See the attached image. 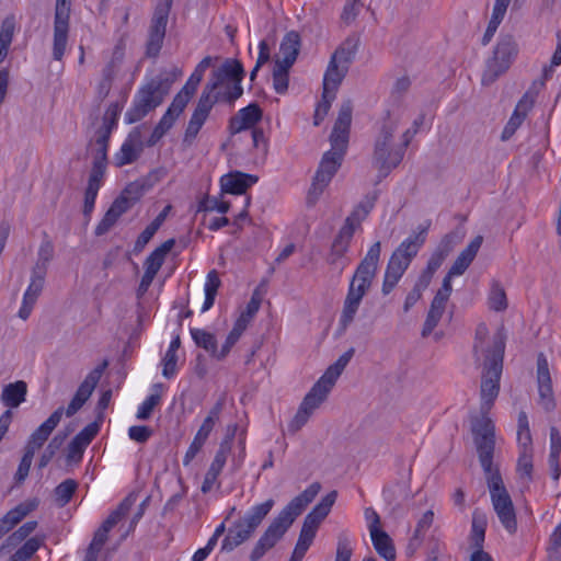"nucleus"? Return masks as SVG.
<instances>
[{
  "label": "nucleus",
  "mask_w": 561,
  "mask_h": 561,
  "mask_svg": "<svg viewBox=\"0 0 561 561\" xmlns=\"http://www.w3.org/2000/svg\"><path fill=\"white\" fill-rule=\"evenodd\" d=\"M144 147L141 128L135 127L115 154L116 165L123 167L135 162L144 151Z\"/></svg>",
  "instance_id": "obj_22"
},
{
  "label": "nucleus",
  "mask_w": 561,
  "mask_h": 561,
  "mask_svg": "<svg viewBox=\"0 0 561 561\" xmlns=\"http://www.w3.org/2000/svg\"><path fill=\"white\" fill-rule=\"evenodd\" d=\"M505 344L503 337L499 334L494 336L492 343V350L485 356L484 360V373L481 381V411L480 416L472 417L471 431L473 432V422L486 417L491 422L492 420L488 416V411L493 405L500 391V379L503 368Z\"/></svg>",
  "instance_id": "obj_8"
},
{
  "label": "nucleus",
  "mask_w": 561,
  "mask_h": 561,
  "mask_svg": "<svg viewBox=\"0 0 561 561\" xmlns=\"http://www.w3.org/2000/svg\"><path fill=\"white\" fill-rule=\"evenodd\" d=\"M434 520V513L433 511L428 510L426 511L420 520L417 522L416 528L414 530V534L410 540V547L416 548L421 545L424 535L426 530L432 526Z\"/></svg>",
  "instance_id": "obj_47"
},
{
  "label": "nucleus",
  "mask_w": 561,
  "mask_h": 561,
  "mask_svg": "<svg viewBox=\"0 0 561 561\" xmlns=\"http://www.w3.org/2000/svg\"><path fill=\"white\" fill-rule=\"evenodd\" d=\"M125 49L126 43L123 38H121L114 46L111 57L104 68L102 69V73H105L107 77L116 78L122 65L125 59Z\"/></svg>",
  "instance_id": "obj_37"
},
{
  "label": "nucleus",
  "mask_w": 561,
  "mask_h": 561,
  "mask_svg": "<svg viewBox=\"0 0 561 561\" xmlns=\"http://www.w3.org/2000/svg\"><path fill=\"white\" fill-rule=\"evenodd\" d=\"M447 302L442 301L440 298L436 299L433 298L431 302L430 310L427 312L425 322L423 324L422 329V336L426 337L428 336L433 330L437 327L438 322L440 321L445 309H446Z\"/></svg>",
  "instance_id": "obj_36"
},
{
  "label": "nucleus",
  "mask_w": 561,
  "mask_h": 561,
  "mask_svg": "<svg viewBox=\"0 0 561 561\" xmlns=\"http://www.w3.org/2000/svg\"><path fill=\"white\" fill-rule=\"evenodd\" d=\"M229 454L230 448L228 447V443H220L219 448L205 474L201 486V491L204 494L210 492L214 485L217 483V478L222 471Z\"/></svg>",
  "instance_id": "obj_24"
},
{
  "label": "nucleus",
  "mask_w": 561,
  "mask_h": 561,
  "mask_svg": "<svg viewBox=\"0 0 561 561\" xmlns=\"http://www.w3.org/2000/svg\"><path fill=\"white\" fill-rule=\"evenodd\" d=\"M161 397L159 394H150L138 408L137 419L148 420L153 409L159 404Z\"/></svg>",
  "instance_id": "obj_61"
},
{
  "label": "nucleus",
  "mask_w": 561,
  "mask_h": 561,
  "mask_svg": "<svg viewBox=\"0 0 561 561\" xmlns=\"http://www.w3.org/2000/svg\"><path fill=\"white\" fill-rule=\"evenodd\" d=\"M352 113V102L344 101L330 135L331 149L323 154L309 191L308 199L313 198L312 203L322 194L342 164L348 146Z\"/></svg>",
  "instance_id": "obj_3"
},
{
  "label": "nucleus",
  "mask_w": 561,
  "mask_h": 561,
  "mask_svg": "<svg viewBox=\"0 0 561 561\" xmlns=\"http://www.w3.org/2000/svg\"><path fill=\"white\" fill-rule=\"evenodd\" d=\"M158 230V224L151 222L146 227V229L138 236L135 245H134V252L139 253L141 252L147 243L152 239L154 233Z\"/></svg>",
  "instance_id": "obj_62"
},
{
  "label": "nucleus",
  "mask_w": 561,
  "mask_h": 561,
  "mask_svg": "<svg viewBox=\"0 0 561 561\" xmlns=\"http://www.w3.org/2000/svg\"><path fill=\"white\" fill-rule=\"evenodd\" d=\"M332 389V385L320 378L305 396L297 413L288 424V430L291 433L301 430L314 411L327 400Z\"/></svg>",
  "instance_id": "obj_13"
},
{
  "label": "nucleus",
  "mask_w": 561,
  "mask_h": 561,
  "mask_svg": "<svg viewBox=\"0 0 561 561\" xmlns=\"http://www.w3.org/2000/svg\"><path fill=\"white\" fill-rule=\"evenodd\" d=\"M517 446L518 451H534L528 416L525 411H520L518 414Z\"/></svg>",
  "instance_id": "obj_39"
},
{
  "label": "nucleus",
  "mask_w": 561,
  "mask_h": 561,
  "mask_svg": "<svg viewBox=\"0 0 561 561\" xmlns=\"http://www.w3.org/2000/svg\"><path fill=\"white\" fill-rule=\"evenodd\" d=\"M275 502L268 499L252 506L242 517L236 520L221 542V551L230 552L248 541L273 508Z\"/></svg>",
  "instance_id": "obj_9"
},
{
  "label": "nucleus",
  "mask_w": 561,
  "mask_h": 561,
  "mask_svg": "<svg viewBox=\"0 0 561 561\" xmlns=\"http://www.w3.org/2000/svg\"><path fill=\"white\" fill-rule=\"evenodd\" d=\"M373 546L376 552L383 558L386 561L396 560V548L390 536L381 530H375L370 533Z\"/></svg>",
  "instance_id": "obj_34"
},
{
  "label": "nucleus",
  "mask_w": 561,
  "mask_h": 561,
  "mask_svg": "<svg viewBox=\"0 0 561 561\" xmlns=\"http://www.w3.org/2000/svg\"><path fill=\"white\" fill-rule=\"evenodd\" d=\"M112 528L106 526L104 523L101 525V527L94 533L93 539L91 543L89 545L88 549L100 552L103 548L104 543L107 540V535Z\"/></svg>",
  "instance_id": "obj_64"
},
{
  "label": "nucleus",
  "mask_w": 561,
  "mask_h": 561,
  "mask_svg": "<svg viewBox=\"0 0 561 561\" xmlns=\"http://www.w3.org/2000/svg\"><path fill=\"white\" fill-rule=\"evenodd\" d=\"M123 106L118 102L111 103L103 116V125L99 130H112L116 127L118 116L122 112Z\"/></svg>",
  "instance_id": "obj_54"
},
{
  "label": "nucleus",
  "mask_w": 561,
  "mask_h": 561,
  "mask_svg": "<svg viewBox=\"0 0 561 561\" xmlns=\"http://www.w3.org/2000/svg\"><path fill=\"white\" fill-rule=\"evenodd\" d=\"M78 489V482L73 479H66L55 488V499L57 504L62 507L67 505L72 499L76 490Z\"/></svg>",
  "instance_id": "obj_44"
},
{
  "label": "nucleus",
  "mask_w": 561,
  "mask_h": 561,
  "mask_svg": "<svg viewBox=\"0 0 561 561\" xmlns=\"http://www.w3.org/2000/svg\"><path fill=\"white\" fill-rule=\"evenodd\" d=\"M300 46V36L297 32L291 31L286 33L282 39L279 55L275 62L283 65L284 67H293L298 57Z\"/></svg>",
  "instance_id": "obj_25"
},
{
  "label": "nucleus",
  "mask_w": 561,
  "mask_h": 561,
  "mask_svg": "<svg viewBox=\"0 0 561 561\" xmlns=\"http://www.w3.org/2000/svg\"><path fill=\"white\" fill-rule=\"evenodd\" d=\"M489 306L494 311L507 308V298L504 288L497 280H493L489 293Z\"/></svg>",
  "instance_id": "obj_45"
},
{
  "label": "nucleus",
  "mask_w": 561,
  "mask_h": 561,
  "mask_svg": "<svg viewBox=\"0 0 561 561\" xmlns=\"http://www.w3.org/2000/svg\"><path fill=\"white\" fill-rule=\"evenodd\" d=\"M473 440L481 467L485 473L493 510L505 530L510 534H515L517 530L515 507L499 469L493 467V453L495 447V428L493 422L486 417L474 421Z\"/></svg>",
  "instance_id": "obj_2"
},
{
  "label": "nucleus",
  "mask_w": 561,
  "mask_h": 561,
  "mask_svg": "<svg viewBox=\"0 0 561 561\" xmlns=\"http://www.w3.org/2000/svg\"><path fill=\"white\" fill-rule=\"evenodd\" d=\"M70 8V0H56L51 55L57 61L62 60L68 45Z\"/></svg>",
  "instance_id": "obj_16"
},
{
  "label": "nucleus",
  "mask_w": 561,
  "mask_h": 561,
  "mask_svg": "<svg viewBox=\"0 0 561 561\" xmlns=\"http://www.w3.org/2000/svg\"><path fill=\"white\" fill-rule=\"evenodd\" d=\"M381 243L376 241L370 245L364 259L357 265L343 302L339 325L346 330L354 321L363 298L370 290L374 279L377 276L380 262Z\"/></svg>",
  "instance_id": "obj_4"
},
{
  "label": "nucleus",
  "mask_w": 561,
  "mask_h": 561,
  "mask_svg": "<svg viewBox=\"0 0 561 561\" xmlns=\"http://www.w3.org/2000/svg\"><path fill=\"white\" fill-rule=\"evenodd\" d=\"M320 489V483L313 482L279 512L253 547L250 553L251 561L261 560L268 550L276 546L296 517L314 500Z\"/></svg>",
  "instance_id": "obj_5"
},
{
  "label": "nucleus",
  "mask_w": 561,
  "mask_h": 561,
  "mask_svg": "<svg viewBox=\"0 0 561 561\" xmlns=\"http://www.w3.org/2000/svg\"><path fill=\"white\" fill-rule=\"evenodd\" d=\"M171 7L172 0H165L163 3H159L154 9L145 45V56L147 58H157L160 54L165 37Z\"/></svg>",
  "instance_id": "obj_14"
},
{
  "label": "nucleus",
  "mask_w": 561,
  "mask_h": 561,
  "mask_svg": "<svg viewBox=\"0 0 561 561\" xmlns=\"http://www.w3.org/2000/svg\"><path fill=\"white\" fill-rule=\"evenodd\" d=\"M458 242L459 237L456 232L445 234L431 254L425 268L435 274Z\"/></svg>",
  "instance_id": "obj_26"
},
{
  "label": "nucleus",
  "mask_w": 561,
  "mask_h": 561,
  "mask_svg": "<svg viewBox=\"0 0 561 561\" xmlns=\"http://www.w3.org/2000/svg\"><path fill=\"white\" fill-rule=\"evenodd\" d=\"M103 422V416L99 415L98 420L88 424L82 431H80L73 438L81 443L83 446L88 447L93 438L99 434L101 424Z\"/></svg>",
  "instance_id": "obj_52"
},
{
  "label": "nucleus",
  "mask_w": 561,
  "mask_h": 561,
  "mask_svg": "<svg viewBox=\"0 0 561 561\" xmlns=\"http://www.w3.org/2000/svg\"><path fill=\"white\" fill-rule=\"evenodd\" d=\"M483 242L482 236H477L471 242L463 249L454 264L449 268L451 275H462L470 266L474 257L477 256Z\"/></svg>",
  "instance_id": "obj_29"
},
{
  "label": "nucleus",
  "mask_w": 561,
  "mask_h": 561,
  "mask_svg": "<svg viewBox=\"0 0 561 561\" xmlns=\"http://www.w3.org/2000/svg\"><path fill=\"white\" fill-rule=\"evenodd\" d=\"M354 348H350L344 354H342L337 360L330 365L328 369L324 371V374L320 377L324 381H327L329 385H332L334 387L335 382L337 381L339 377L352 359L354 355Z\"/></svg>",
  "instance_id": "obj_41"
},
{
  "label": "nucleus",
  "mask_w": 561,
  "mask_h": 561,
  "mask_svg": "<svg viewBox=\"0 0 561 561\" xmlns=\"http://www.w3.org/2000/svg\"><path fill=\"white\" fill-rule=\"evenodd\" d=\"M230 208V203L225 201H219L216 197H206L199 203V209L205 211H218L220 214H226Z\"/></svg>",
  "instance_id": "obj_60"
},
{
  "label": "nucleus",
  "mask_w": 561,
  "mask_h": 561,
  "mask_svg": "<svg viewBox=\"0 0 561 561\" xmlns=\"http://www.w3.org/2000/svg\"><path fill=\"white\" fill-rule=\"evenodd\" d=\"M334 99H335L334 94H330V93L323 94L322 93V99L318 103L316 112H314V116H313V123L316 126H319L321 124V122L324 119V117L329 113V110H330L331 104L334 101Z\"/></svg>",
  "instance_id": "obj_58"
},
{
  "label": "nucleus",
  "mask_w": 561,
  "mask_h": 561,
  "mask_svg": "<svg viewBox=\"0 0 561 561\" xmlns=\"http://www.w3.org/2000/svg\"><path fill=\"white\" fill-rule=\"evenodd\" d=\"M400 119L399 114L388 112L378 125L371 162L381 178H386L396 169L405 154L403 147L394 140Z\"/></svg>",
  "instance_id": "obj_6"
},
{
  "label": "nucleus",
  "mask_w": 561,
  "mask_h": 561,
  "mask_svg": "<svg viewBox=\"0 0 561 561\" xmlns=\"http://www.w3.org/2000/svg\"><path fill=\"white\" fill-rule=\"evenodd\" d=\"M354 49L337 48L332 55L323 77V94L330 93L336 96V91L348 71V66L354 57Z\"/></svg>",
  "instance_id": "obj_15"
},
{
  "label": "nucleus",
  "mask_w": 561,
  "mask_h": 561,
  "mask_svg": "<svg viewBox=\"0 0 561 561\" xmlns=\"http://www.w3.org/2000/svg\"><path fill=\"white\" fill-rule=\"evenodd\" d=\"M535 87L536 83L525 92L516 104L512 116L503 128L501 140L507 141L511 139L525 121L528 112L533 108L538 96V90H536Z\"/></svg>",
  "instance_id": "obj_18"
},
{
  "label": "nucleus",
  "mask_w": 561,
  "mask_h": 561,
  "mask_svg": "<svg viewBox=\"0 0 561 561\" xmlns=\"http://www.w3.org/2000/svg\"><path fill=\"white\" fill-rule=\"evenodd\" d=\"M353 548L346 533H341L337 537L336 552L334 561H351Z\"/></svg>",
  "instance_id": "obj_55"
},
{
  "label": "nucleus",
  "mask_w": 561,
  "mask_h": 561,
  "mask_svg": "<svg viewBox=\"0 0 561 561\" xmlns=\"http://www.w3.org/2000/svg\"><path fill=\"white\" fill-rule=\"evenodd\" d=\"M135 500L130 495L125 497L116 507V510H114L103 523L106 526L113 528L128 514Z\"/></svg>",
  "instance_id": "obj_50"
},
{
  "label": "nucleus",
  "mask_w": 561,
  "mask_h": 561,
  "mask_svg": "<svg viewBox=\"0 0 561 561\" xmlns=\"http://www.w3.org/2000/svg\"><path fill=\"white\" fill-rule=\"evenodd\" d=\"M244 78L242 64L237 59H226L211 72L210 80L206 83L196 103V106L187 123L183 144L192 146L209 117V114L217 103H225L233 106L234 102L243 94L241 85Z\"/></svg>",
  "instance_id": "obj_1"
},
{
  "label": "nucleus",
  "mask_w": 561,
  "mask_h": 561,
  "mask_svg": "<svg viewBox=\"0 0 561 561\" xmlns=\"http://www.w3.org/2000/svg\"><path fill=\"white\" fill-rule=\"evenodd\" d=\"M191 335L198 347L204 348L214 358H216L217 341L213 333L207 332L203 329H191Z\"/></svg>",
  "instance_id": "obj_43"
},
{
  "label": "nucleus",
  "mask_w": 561,
  "mask_h": 561,
  "mask_svg": "<svg viewBox=\"0 0 561 561\" xmlns=\"http://www.w3.org/2000/svg\"><path fill=\"white\" fill-rule=\"evenodd\" d=\"M66 438V435H56L46 446L45 450L41 455L38 459L37 467L38 469H44L48 466V463L51 461V459L55 457L56 453L60 449V447L64 444V440Z\"/></svg>",
  "instance_id": "obj_49"
},
{
  "label": "nucleus",
  "mask_w": 561,
  "mask_h": 561,
  "mask_svg": "<svg viewBox=\"0 0 561 561\" xmlns=\"http://www.w3.org/2000/svg\"><path fill=\"white\" fill-rule=\"evenodd\" d=\"M489 331L484 323H480L476 329V337H474V345H473V352L477 359H479V353L481 352L484 354V357L489 354V352L492 350H485L483 344L488 337Z\"/></svg>",
  "instance_id": "obj_59"
},
{
  "label": "nucleus",
  "mask_w": 561,
  "mask_h": 561,
  "mask_svg": "<svg viewBox=\"0 0 561 561\" xmlns=\"http://www.w3.org/2000/svg\"><path fill=\"white\" fill-rule=\"evenodd\" d=\"M561 455V435L556 427L550 430V454L548 463L552 470V477L554 480H559L561 474V468L559 466V457Z\"/></svg>",
  "instance_id": "obj_38"
},
{
  "label": "nucleus",
  "mask_w": 561,
  "mask_h": 561,
  "mask_svg": "<svg viewBox=\"0 0 561 561\" xmlns=\"http://www.w3.org/2000/svg\"><path fill=\"white\" fill-rule=\"evenodd\" d=\"M291 67H284L276 64L273 69V88L278 94H285L288 90L289 70Z\"/></svg>",
  "instance_id": "obj_48"
},
{
  "label": "nucleus",
  "mask_w": 561,
  "mask_h": 561,
  "mask_svg": "<svg viewBox=\"0 0 561 561\" xmlns=\"http://www.w3.org/2000/svg\"><path fill=\"white\" fill-rule=\"evenodd\" d=\"M537 386L539 394V404L546 410L551 411L556 407L552 381L549 371L548 360L540 353L537 358Z\"/></svg>",
  "instance_id": "obj_20"
},
{
  "label": "nucleus",
  "mask_w": 561,
  "mask_h": 561,
  "mask_svg": "<svg viewBox=\"0 0 561 561\" xmlns=\"http://www.w3.org/2000/svg\"><path fill=\"white\" fill-rule=\"evenodd\" d=\"M26 394L27 383L24 380H16L2 388L1 402L11 411L25 402Z\"/></svg>",
  "instance_id": "obj_30"
},
{
  "label": "nucleus",
  "mask_w": 561,
  "mask_h": 561,
  "mask_svg": "<svg viewBox=\"0 0 561 561\" xmlns=\"http://www.w3.org/2000/svg\"><path fill=\"white\" fill-rule=\"evenodd\" d=\"M337 497L336 491H331L328 493L319 504H317L313 510L310 512L317 519L322 522L330 513L332 506L334 505Z\"/></svg>",
  "instance_id": "obj_53"
},
{
  "label": "nucleus",
  "mask_w": 561,
  "mask_h": 561,
  "mask_svg": "<svg viewBox=\"0 0 561 561\" xmlns=\"http://www.w3.org/2000/svg\"><path fill=\"white\" fill-rule=\"evenodd\" d=\"M138 190V185L129 184L123 193L113 202L111 207L107 209L102 220L95 227L94 233L96 236H103L111 230L116 224L118 218L125 214L136 202L137 197H130L133 191Z\"/></svg>",
  "instance_id": "obj_17"
},
{
  "label": "nucleus",
  "mask_w": 561,
  "mask_h": 561,
  "mask_svg": "<svg viewBox=\"0 0 561 561\" xmlns=\"http://www.w3.org/2000/svg\"><path fill=\"white\" fill-rule=\"evenodd\" d=\"M256 181L257 178L254 175L236 171L224 175L220 179V185L222 192L240 195L245 193V191L249 187H251Z\"/></svg>",
  "instance_id": "obj_27"
},
{
  "label": "nucleus",
  "mask_w": 561,
  "mask_h": 561,
  "mask_svg": "<svg viewBox=\"0 0 561 561\" xmlns=\"http://www.w3.org/2000/svg\"><path fill=\"white\" fill-rule=\"evenodd\" d=\"M38 506L39 500L37 497L27 499L7 512V514L0 518L1 525H3L7 530L10 531L28 514L36 511Z\"/></svg>",
  "instance_id": "obj_28"
},
{
  "label": "nucleus",
  "mask_w": 561,
  "mask_h": 561,
  "mask_svg": "<svg viewBox=\"0 0 561 561\" xmlns=\"http://www.w3.org/2000/svg\"><path fill=\"white\" fill-rule=\"evenodd\" d=\"M533 459H534V451H518L516 469L520 477H525L528 480L531 479L533 469H534Z\"/></svg>",
  "instance_id": "obj_56"
},
{
  "label": "nucleus",
  "mask_w": 561,
  "mask_h": 561,
  "mask_svg": "<svg viewBox=\"0 0 561 561\" xmlns=\"http://www.w3.org/2000/svg\"><path fill=\"white\" fill-rule=\"evenodd\" d=\"M376 196H366L347 216L343 227H348L353 232L360 226L375 206Z\"/></svg>",
  "instance_id": "obj_35"
},
{
  "label": "nucleus",
  "mask_w": 561,
  "mask_h": 561,
  "mask_svg": "<svg viewBox=\"0 0 561 561\" xmlns=\"http://www.w3.org/2000/svg\"><path fill=\"white\" fill-rule=\"evenodd\" d=\"M222 411V403L217 402L209 411L208 415L205 417L204 422L202 423L201 427L198 428L195 439L201 442L202 444H205L208 439L210 433L213 432L216 423L219 420V415Z\"/></svg>",
  "instance_id": "obj_40"
},
{
  "label": "nucleus",
  "mask_w": 561,
  "mask_h": 561,
  "mask_svg": "<svg viewBox=\"0 0 561 561\" xmlns=\"http://www.w3.org/2000/svg\"><path fill=\"white\" fill-rule=\"evenodd\" d=\"M211 57L207 56L203 58L199 64L195 67L194 71L187 79L186 83L182 88L183 91H186L191 95H194L198 84L203 80V77L205 75V71L208 69V67L211 65Z\"/></svg>",
  "instance_id": "obj_42"
},
{
  "label": "nucleus",
  "mask_w": 561,
  "mask_h": 561,
  "mask_svg": "<svg viewBox=\"0 0 561 561\" xmlns=\"http://www.w3.org/2000/svg\"><path fill=\"white\" fill-rule=\"evenodd\" d=\"M168 92V80L162 78H154L141 87L135 95L131 107L125 114L126 122L133 124L142 119L163 102Z\"/></svg>",
  "instance_id": "obj_10"
},
{
  "label": "nucleus",
  "mask_w": 561,
  "mask_h": 561,
  "mask_svg": "<svg viewBox=\"0 0 561 561\" xmlns=\"http://www.w3.org/2000/svg\"><path fill=\"white\" fill-rule=\"evenodd\" d=\"M64 411L62 407L58 408L31 434L14 476L16 483H22L27 478L35 453L43 447L53 431L58 426Z\"/></svg>",
  "instance_id": "obj_11"
},
{
  "label": "nucleus",
  "mask_w": 561,
  "mask_h": 561,
  "mask_svg": "<svg viewBox=\"0 0 561 561\" xmlns=\"http://www.w3.org/2000/svg\"><path fill=\"white\" fill-rule=\"evenodd\" d=\"M46 274V268L42 264L32 268L31 282L23 295L22 305L19 310V317L22 320L30 318L37 298L43 291Z\"/></svg>",
  "instance_id": "obj_19"
},
{
  "label": "nucleus",
  "mask_w": 561,
  "mask_h": 561,
  "mask_svg": "<svg viewBox=\"0 0 561 561\" xmlns=\"http://www.w3.org/2000/svg\"><path fill=\"white\" fill-rule=\"evenodd\" d=\"M263 112L257 103H251L248 106L239 110L233 115L228 125V130L231 135L239 134L243 130L251 129L262 119Z\"/></svg>",
  "instance_id": "obj_23"
},
{
  "label": "nucleus",
  "mask_w": 561,
  "mask_h": 561,
  "mask_svg": "<svg viewBox=\"0 0 561 561\" xmlns=\"http://www.w3.org/2000/svg\"><path fill=\"white\" fill-rule=\"evenodd\" d=\"M108 362L105 359L100 365H98L94 369H92L84 380L80 383L79 388L76 391L75 397L87 402L91 394L93 393L95 387L98 386L104 370L107 368Z\"/></svg>",
  "instance_id": "obj_32"
},
{
  "label": "nucleus",
  "mask_w": 561,
  "mask_h": 561,
  "mask_svg": "<svg viewBox=\"0 0 561 561\" xmlns=\"http://www.w3.org/2000/svg\"><path fill=\"white\" fill-rule=\"evenodd\" d=\"M13 23L9 20H4L0 28V64L8 56L9 47L13 38Z\"/></svg>",
  "instance_id": "obj_51"
},
{
  "label": "nucleus",
  "mask_w": 561,
  "mask_h": 561,
  "mask_svg": "<svg viewBox=\"0 0 561 561\" xmlns=\"http://www.w3.org/2000/svg\"><path fill=\"white\" fill-rule=\"evenodd\" d=\"M517 45L511 35H505L499 41L493 57L489 59L486 69L482 76V83H493L512 65L517 56Z\"/></svg>",
  "instance_id": "obj_12"
},
{
  "label": "nucleus",
  "mask_w": 561,
  "mask_h": 561,
  "mask_svg": "<svg viewBox=\"0 0 561 561\" xmlns=\"http://www.w3.org/2000/svg\"><path fill=\"white\" fill-rule=\"evenodd\" d=\"M353 236L354 232L348 227L342 226L330 249L328 256L330 265L337 266L343 271L350 264L351 260L346 257V253L348 252Z\"/></svg>",
  "instance_id": "obj_21"
},
{
  "label": "nucleus",
  "mask_w": 561,
  "mask_h": 561,
  "mask_svg": "<svg viewBox=\"0 0 561 561\" xmlns=\"http://www.w3.org/2000/svg\"><path fill=\"white\" fill-rule=\"evenodd\" d=\"M430 226V220L424 225H420L417 227V231L404 239L392 252L383 274L381 286V293L383 296L389 295L394 289L405 271L409 268L412 260L417 255L426 241Z\"/></svg>",
  "instance_id": "obj_7"
},
{
  "label": "nucleus",
  "mask_w": 561,
  "mask_h": 561,
  "mask_svg": "<svg viewBox=\"0 0 561 561\" xmlns=\"http://www.w3.org/2000/svg\"><path fill=\"white\" fill-rule=\"evenodd\" d=\"M488 526V518L485 513L480 510H474L472 513L471 531H470V546L474 551L483 550L485 538V530Z\"/></svg>",
  "instance_id": "obj_31"
},
{
  "label": "nucleus",
  "mask_w": 561,
  "mask_h": 561,
  "mask_svg": "<svg viewBox=\"0 0 561 561\" xmlns=\"http://www.w3.org/2000/svg\"><path fill=\"white\" fill-rule=\"evenodd\" d=\"M193 95L187 93L186 91H183L182 89L178 92V94L174 96L171 105L169 106V111L176 116H180V114L184 111L186 105L188 104L190 100Z\"/></svg>",
  "instance_id": "obj_63"
},
{
  "label": "nucleus",
  "mask_w": 561,
  "mask_h": 561,
  "mask_svg": "<svg viewBox=\"0 0 561 561\" xmlns=\"http://www.w3.org/2000/svg\"><path fill=\"white\" fill-rule=\"evenodd\" d=\"M314 537L305 533L299 534L298 541L289 561H301L313 542Z\"/></svg>",
  "instance_id": "obj_57"
},
{
  "label": "nucleus",
  "mask_w": 561,
  "mask_h": 561,
  "mask_svg": "<svg viewBox=\"0 0 561 561\" xmlns=\"http://www.w3.org/2000/svg\"><path fill=\"white\" fill-rule=\"evenodd\" d=\"M42 540L37 537L28 538L22 547H20L8 561H28L33 554L39 549Z\"/></svg>",
  "instance_id": "obj_46"
},
{
  "label": "nucleus",
  "mask_w": 561,
  "mask_h": 561,
  "mask_svg": "<svg viewBox=\"0 0 561 561\" xmlns=\"http://www.w3.org/2000/svg\"><path fill=\"white\" fill-rule=\"evenodd\" d=\"M174 244L175 240L169 239L164 241L160 247L154 249L144 263L145 273L156 277L165 260L167 254L173 249Z\"/></svg>",
  "instance_id": "obj_33"
}]
</instances>
